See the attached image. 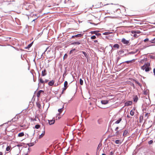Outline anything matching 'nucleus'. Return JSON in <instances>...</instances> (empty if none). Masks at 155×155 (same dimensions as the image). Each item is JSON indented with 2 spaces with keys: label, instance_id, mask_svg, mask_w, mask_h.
I'll use <instances>...</instances> for the list:
<instances>
[{
  "label": "nucleus",
  "instance_id": "obj_41",
  "mask_svg": "<svg viewBox=\"0 0 155 155\" xmlns=\"http://www.w3.org/2000/svg\"><path fill=\"white\" fill-rule=\"evenodd\" d=\"M135 60L134 59H133L132 60L129 61L130 63H133L135 62Z\"/></svg>",
  "mask_w": 155,
  "mask_h": 155
},
{
  "label": "nucleus",
  "instance_id": "obj_15",
  "mask_svg": "<svg viewBox=\"0 0 155 155\" xmlns=\"http://www.w3.org/2000/svg\"><path fill=\"white\" fill-rule=\"evenodd\" d=\"M134 101V102H137L138 100V97L137 95L134 96L133 98Z\"/></svg>",
  "mask_w": 155,
  "mask_h": 155
},
{
  "label": "nucleus",
  "instance_id": "obj_26",
  "mask_svg": "<svg viewBox=\"0 0 155 155\" xmlns=\"http://www.w3.org/2000/svg\"><path fill=\"white\" fill-rule=\"evenodd\" d=\"M35 143L34 142L31 143H28L27 144L29 146V147H31L33 146L34 145Z\"/></svg>",
  "mask_w": 155,
  "mask_h": 155
},
{
  "label": "nucleus",
  "instance_id": "obj_5",
  "mask_svg": "<svg viewBox=\"0 0 155 155\" xmlns=\"http://www.w3.org/2000/svg\"><path fill=\"white\" fill-rule=\"evenodd\" d=\"M44 92L42 90H40L37 94V96L38 98H39L41 94H44Z\"/></svg>",
  "mask_w": 155,
  "mask_h": 155
},
{
  "label": "nucleus",
  "instance_id": "obj_3",
  "mask_svg": "<svg viewBox=\"0 0 155 155\" xmlns=\"http://www.w3.org/2000/svg\"><path fill=\"white\" fill-rule=\"evenodd\" d=\"M38 81L39 83L38 84V85H39L40 84H43V87H44V81L43 80V79L41 78H39V77Z\"/></svg>",
  "mask_w": 155,
  "mask_h": 155
},
{
  "label": "nucleus",
  "instance_id": "obj_13",
  "mask_svg": "<svg viewBox=\"0 0 155 155\" xmlns=\"http://www.w3.org/2000/svg\"><path fill=\"white\" fill-rule=\"evenodd\" d=\"M19 118L18 116L16 115L15 117L12 119V121L15 122L17 121Z\"/></svg>",
  "mask_w": 155,
  "mask_h": 155
},
{
  "label": "nucleus",
  "instance_id": "obj_57",
  "mask_svg": "<svg viewBox=\"0 0 155 155\" xmlns=\"http://www.w3.org/2000/svg\"><path fill=\"white\" fill-rule=\"evenodd\" d=\"M128 55H129V54H128V53H127V54H124V56H126Z\"/></svg>",
  "mask_w": 155,
  "mask_h": 155
},
{
  "label": "nucleus",
  "instance_id": "obj_28",
  "mask_svg": "<svg viewBox=\"0 0 155 155\" xmlns=\"http://www.w3.org/2000/svg\"><path fill=\"white\" fill-rule=\"evenodd\" d=\"M24 134L23 132H21L20 133H19L18 134V136L19 137H21L23 136H24Z\"/></svg>",
  "mask_w": 155,
  "mask_h": 155
},
{
  "label": "nucleus",
  "instance_id": "obj_59",
  "mask_svg": "<svg viewBox=\"0 0 155 155\" xmlns=\"http://www.w3.org/2000/svg\"><path fill=\"white\" fill-rule=\"evenodd\" d=\"M148 113H147L146 114H145V117H147V115H148Z\"/></svg>",
  "mask_w": 155,
  "mask_h": 155
},
{
  "label": "nucleus",
  "instance_id": "obj_20",
  "mask_svg": "<svg viewBox=\"0 0 155 155\" xmlns=\"http://www.w3.org/2000/svg\"><path fill=\"white\" fill-rule=\"evenodd\" d=\"M63 108H64V106L62 108L58 109V111L59 112V113L58 114V115H59L60 114V113H61L62 112Z\"/></svg>",
  "mask_w": 155,
  "mask_h": 155
},
{
  "label": "nucleus",
  "instance_id": "obj_53",
  "mask_svg": "<svg viewBox=\"0 0 155 155\" xmlns=\"http://www.w3.org/2000/svg\"><path fill=\"white\" fill-rule=\"evenodd\" d=\"M44 81V83H47L48 81V80L46 79Z\"/></svg>",
  "mask_w": 155,
  "mask_h": 155
},
{
  "label": "nucleus",
  "instance_id": "obj_32",
  "mask_svg": "<svg viewBox=\"0 0 155 155\" xmlns=\"http://www.w3.org/2000/svg\"><path fill=\"white\" fill-rule=\"evenodd\" d=\"M11 148V147L10 146H7L6 148V150L7 151H9L10 150Z\"/></svg>",
  "mask_w": 155,
  "mask_h": 155
},
{
  "label": "nucleus",
  "instance_id": "obj_24",
  "mask_svg": "<svg viewBox=\"0 0 155 155\" xmlns=\"http://www.w3.org/2000/svg\"><path fill=\"white\" fill-rule=\"evenodd\" d=\"M144 65H145L146 68H150L149 66H150V64L149 62H147L145 63Z\"/></svg>",
  "mask_w": 155,
  "mask_h": 155
},
{
  "label": "nucleus",
  "instance_id": "obj_22",
  "mask_svg": "<svg viewBox=\"0 0 155 155\" xmlns=\"http://www.w3.org/2000/svg\"><path fill=\"white\" fill-rule=\"evenodd\" d=\"M33 43V42L29 44L27 47H25V49H29L30 48L32 45Z\"/></svg>",
  "mask_w": 155,
  "mask_h": 155
},
{
  "label": "nucleus",
  "instance_id": "obj_19",
  "mask_svg": "<svg viewBox=\"0 0 155 155\" xmlns=\"http://www.w3.org/2000/svg\"><path fill=\"white\" fill-rule=\"evenodd\" d=\"M113 47L114 48H116L117 49H118L120 48V46L118 44H116L113 45Z\"/></svg>",
  "mask_w": 155,
  "mask_h": 155
},
{
  "label": "nucleus",
  "instance_id": "obj_36",
  "mask_svg": "<svg viewBox=\"0 0 155 155\" xmlns=\"http://www.w3.org/2000/svg\"><path fill=\"white\" fill-rule=\"evenodd\" d=\"M67 87H64L63 88V90H62V92H61V94H63V93H64V91H65L66 90V89L67 88Z\"/></svg>",
  "mask_w": 155,
  "mask_h": 155
},
{
  "label": "nucleus",
  "instance_id": "obj_45",
  "mask_svg": "<svg viewBox=\"0 0 155 155\" xmlns=\"http://www.w3.org/2000/svg\"><path fill=\"white\" fill-rule=\"evenodd\" d=\"M96 38V37L95 35H93L91 37V38L92 39H94Z\"/></svg>",
  "mask_w": 155,
  "mask_h": 155
},
{
  "label": "nucleus",
  "instance_id": "obj_7",
  "mask_svg": "<svg viewBox=\"0 0 155 155\" xmlns=\"http://www.w3.org/2000/svg\"><path fill=\"white\" fill-rule=\"evenodd\" d=\"M132 102L131 101H129L127 102H126L125 103V106H128L129 105H130L132 104Z\"/></svg>",
  "mask_w": 155,
  "mask_h": 155
},
{
  "label": "nucleus",
  "instance_id": "obj_43",
  "mask_svg": "<svg viewBox=\"0 0 155 155\" xmlns=\"http://www.w3.org/2000/svg\"><path fill=\"white\" fill-rule=\"evenodd\" d=\"M68 55L67 54H65L63 57L64 59H65L66 58H67Z\"/></svg>",
  "mask_w": 155,
  "mask_h": 155
},
{
  "label": "nucleus",
  "instance_id": "obj_48",
  "mask_svg": "<svg viewBox=\"0 0 155 155\" xmlns=\"http://www.w3.org/2000/svg\"><path fill=\"white\" fill-rule=\"evenodd\" d=\"M109 34V33L108 32H105L104 33H103V35H107Z\"/></svg>",
  "mask_w": 155,
  "mask_h": 155
},
{
  "label": "nucleus",
  "instance_id": "obj_49",
  "mask_svg": "<svg viewBox=\"0 0 155 155\" xmlns=\"http://www.w3.org/2000/svg\"><path fill=\"white\" fill-rule=\"evenodd\" d=\"M31 120L34 121H36V118H34V119L31 118Z\"/></svg>",
  "mask_w": 155,
  "mask_h": 155
},
{
  "label": "nucleus",
  "instance_id": "obj_64",
  "mask_svg": "<svg viewBox=\"0 0 155 155\" xmlns=\"http://www.w3.org/2000/svg\"><path fill=\"white\" fill-rule=\"evenodd\" d=\"M86 154L87 155H90L88 153H86Z\"/></svg>",
  "mask_w": 155,
  "mask_h": 155
},
{
  "label": "nucleus",
  "instance_id": "obj_46",
  "mask_svg": "<svg viewBox=\"0 0 155 155\" xmlns=\"http://www.w3.org/2000/svg\"><path fill=\"white\" fill-rule=\"evenodd\" d=\"M126 63L127 64H129L130 63V62H129V61H125L124 62H123L122 63H121L120 64H121L123 63Z\"/></svg>",
  "mask_w": 155,
  "mask_h": 155
},
{
  "label": "nucleus",
  "instance_id": "obj_63",
  "mask_svg": "<svg viewBox=\"0 0 155 155\" xmlns=\"http://www.w3.org/2000/svg\"><path fill=\"white\" fill-rule=\"evenodd\" d=\"M94 42H97V40H95L94 41Z\"/></svg>",
  "mask_w": 155,
  "mask_h": 155
},
{
  "label": "nucleus",
  "instance_id": "obj_61",
  "mask_svg": "<svg viewBox=\"0 0 155 155\" xmlns=\"http://www.w3.org/2000/svg\"><path fill=\"white\" fill-rule=\"evenodd\" d=\"M75 37V35H73L72 36V37H71V38H74Z\"/></svg>",
  "mask_w": 155,
  "mask_h": 155
},
{
  "label": "nucleus",
  "instance_id": "obj_60",
  "mask_svg": "<svg viewBox=\"0 0 155 155\" xmlns=\"http://www.w3.org/2000/svg\"><path fill=\"white\" fill-rule=\"evenodd\" d=\"M57 118L58 119H59L60 118V117H59V116H57L56 117V119H57Z\"/></svg>",
  "mask_w": 155,
  "mask_h": 155
},
{
  "label": "nucleus",
  "instance_id": "obj_29",
  "mask_svg": "<svg viewBox=\"0 0 155 155\" xmlns=\"http://www.w3.org/2000/svg\"><path fill=\"white\" fill-rule=\"evenodd\" d=\"M68 83L67 81H65L64 82V87H68Z\"/></svg>",
  "mask_w": 155,
  "mask_h": 155
},
{
  "label": "nucleus",
  "instance_id": "obj_16",
  "mask_svg": "<svg viewBox=\"0 0 155 155\" xmlns=\"http://www.w3.org/2000/svg\"><path fill=\"white\" fill-rule=\"evenodd\" d=\"M122 118L120 117L119 118L118 120H116L115 122V124H118L121 122V121L122 120Z\"/></svg>",
  "mask_w": 155,
  "mask_h": 155
},
{
  "label": "nucleus",
  "instance_id": "obj_25",
  "mask_svg": "<svg viewBox=\"0 0 155 155\" xmlns=\"http://www.w3.org/2000/svg\"><path fill=\"white\" fill-rule=\"evenodd\" d=\"M83 35V34H79L75 35V37H81Z\"/></svg>",
  "mask_w": 155,
  "mask_h": 155
},
{
  "label": "nucleus",
  "instance_id": "obj_31",
  "mask_svg": "<svg viewBox=\"0 0 155 155\" xmlns=\"http://www.w3.org/2000/svg\"><path fill=\"white\" fill-rule=\"evenodd\" d=\"M120 132H119V131H117L115 133V134L114 135H113V136H115V135H116V136H118L119 135H120Z\"/></svg>",
  "mask_w": 155,
  "mask_h": 155
},
{
  "label": "nucleus",
  "instance_id": "obj_33",
  "mask_svg": "<svg viewBox=\"0 0 155 155\" xmlns=\"http://www.w3.org/2000/svg\"><path fill=\"white\" fill-rule=\"evenodd\" d=\"M40 127V125L39 124L36 125L35 126V128L37 129H38Z\"/></svg>",
  "mask_w": 155,
  "mask_h": 155
},
{
  "label": "nucleus",
  "instance_id": "obj_8",
  "mask_svg": "<svg viewBox=\"0 0 155 155\" xmlns=\"http://www.w3.org/2000/svg\"><path fill=\"white\" fill-rule=\"evenodd\" d=\"M47 74V71L45 69H44L42 71L41 75L42 76H45Z\"/></svg>",
  "mask_w": 155,
  "mask_h": 155
},
{
  "label": "nucleus",
  "instance_id": "obj_56",
  "mask_svg": "<svg viewBox=\"0 0 155 155\" xmlns=\"http://www.w3.org/2000/svg\"><path fill=\"white\" fill-rule=\"evenodd\" d=\"M118 129H119V127H117L116 128L115 130V131H117Z\"/></svg>",
  "mask_w": 155,
  "mask_h": 155
},
{
  "label": "nucleus",
  "instance_id": "obj_51",
  "mask_svg": "<svg viewBox=\"0 0 155 155\" xmlns=\"http://www.w3.org/2000/svg\"><path fill=\"white\" fill-rule=\"evenodd\" d=\"M149 41V39L148 38H146L144 40V41L145 42L148 41Z\"/></svg>",
  "mask_w": 155,
  "mask_h": 155
},
{
  "label": "nucleus",
  "instance_id": "obj_62",
  "mask_svg": "<svg viewBox=\"0 0 155 155\" xmlns=\"http://www.w3.org/2000/svg\"><path fill=\"white\" fill-rule=\"evenodd\" d=\"M0 155H3V153L2 152H0Z\"/></svg>",
  "mask_w": 155,
  "mask_h": 155
},
{
  "label": "nucleus",
  "instance_id": "obj_9",
  "mask_svg": "<svg viewBox=\"0 0 155 155\" xmlns=\"http://www.w3.org/2000/svg\"><path fill=\"white\" fill-rule=\"evenodd\" d=\"M109 102L108 100H102L101 101V103L103 104H107Z\"/></svg>",
  "mask_w": 155,
  "mask_h": 155
},
{
  "label": "nucleus",
  "instance_id": "obj_50",
  "mask_svg": "<svg viewBox=\"0 0 155 155\" xmlns=\"http://www.w3.org/2000/svg\"><path fill=\"white\" fill-rule=\"evenodd\" d=\"M143 94L145 95H147V91H144L143 93Z\"/></svg>",
  "mask_w": 155,
  "mask_h": 155
},
{
  "label": "nucleus",
  "instance_id": "obj_27",
  "mask_svg": "<svg viewBox=\"0 0 155 155\" xmlns=\"http://www.w3.org/2000/svg\"><path fill=\"white\" fill-rule=\"evenodd\" d=\"M102 146V143H99V145H98V147H97V150H99V149H100V150H101V147Z\"/></svg>",
  "mask_w": 155,
  "mask_h": 155
},
{
  "label": "nucleus",
  "instance_id": "obj_58",
  "mask_svg": "<svg viewBox=\"0 0 155 155\" xmlns=\"http://www.w3.org/2000/svg\"><path fill=\"white\" fill-rule=\"evenodd\" d=\"M113 152L112 151H111L110 152V155H113Z\"/></svg>",
  "mask_w": 155,
  "mask_h": 155
},
{
  "label": "nucleus",
  "instance_id": "obj_37",
  "mask_svg": "<svg viewBox=\"0 0 155 155\" xmlns=\"http://www.w3.org/2000/svg\"><path fill=\"white\" fill-rule=\"evenodd\" d=\"M80 84L81 85H82L83 84V81L81 78L80 79Z\"/></svg>",
  "mask_w": 155,
  "mask_h": 155
},
{
  "label": "nucleus",
  "instance_id": "obj_12",
  "mask_svg": "<svg viewBox=\"0 0 155 155\" xmlns=\"http://www.w3.org/2000/svg\"><path fill=\"white\" fill-rule=\"evenodd\" d=\"M91 33L92 34H95V35H96L97 36H99L101 35V34H100L97 32L96 31H91Z\"/></svg>",
  "mask_w": 155,
  "mask_h": 155
},
{
  "label": "nucleus",
  "instance_id": "obj_44",
  "mask_svg": "<svg viewBox=\"0 0 155 155\" xmlns=\"http://www.w3.org/2000/svg\"><path fill=\"white\" fill-rule=\"evenodd\" d=\"M153 143V141L152 140H150L148 142V143L149 144H152Z\"/></svg>",
  "mask_w": 155,
  "mask_h": 155
},
{
  "label": "nucleus",
  "instance_id": "obj_4",
  "mask_svg": "<svg viewBox=\"0 0 155 155\" xmlns=\"http://www.w3.org/2000/svg\"><path fill=\"white\" fill-rule=\"evenodd\" d=\"M121 41L123 44L126 45H128L129 43V41L126 40L124 38H123Z\"/></svg>",
  "mask_w": 155,
  "mask_h": 155
},
{
  "label": "nucleus",
  "instance_id": "obj_34",
  "mask_svg": "<svg viewBox=\"0 0 155 155\" xmlns=\"http://www.w3.org/2000/svg\"><path fill=\"white\" fill-rule=\"evenodd\" d=\"M115 143L116 144H119V143H121L120 142V140H116L115 141Z\"/></svg>",
  "mask_w": 155,
  "mask_h": 155
},
{
  "label": "nucleus",
  "instance_id": "obj_42",
  "mask_svg": "<svg viewBox=\"0 0 155 155\" xmlns=\"http://www.w3.org/2000/svg\"><path fill=\"white\" fill-rule=\"evenodd\" d=\"M124 51L123 50H121L119 51V54H121L124 53Z\"/></svg>",
  "mask_w": 155,
  "mask_h": 155
},
{
  "label": "nucleus",
  "instance_id": "obj_30",
  "mask_svg": "<svg viewBox=\"0 0 155 155\" xmlns=\"http://www.w3.org/2000/svg\"><path fill=\"white\" fill-rule=\"evenodd\" d=\"M150 42L152 43H154L155 44V38H154L153 39H151L150 41Z\"/></svg>",
  "mask_w": 155,
  "mask_h": 155
},
{
  "label": "nucleus",
  "instance_id": "obj_39",
  "mask_svg": "<svg viewBox=\"0 0 155 155\" xmlns=\"http://www.w3.org/2000/svg\"><path fill=\"white\" fill-rule=\"evenodd\" d=\"M49 48V47H48L46 49L44 53H45V52H46V51H47V53H48V52H49L50 51V50H48V49Z\"/></svg>",
  "mask_w": 155,
  "mask_h": 155
},
{
  "label": "nucleus",
  "instance_id": "obj_55",
  "mask_svg": "<svg viewBox=\"0 0 155 155\" xmlns=\"http://www.w3.org/2000/svg\"><path fill=\"white\" fill-rule=\"evenodd\" d=\"M131 85L133 87H134V84L133 83H132L131 84Z\"/></svg>",
  "mask_w": 155,
  "mask_h": 155
},
{
  "label": "nucleus",
  "instance_id": "obj_14",
  "mask_svg": "<svg viewBox=\"0 0 155 155\" xmlns=\"http://www.w3.org/2000/svg\"><path fill=\"white\" fill-rule=\"evenodd\" d=\"M54 81L52 80L48 82V84L49 86H52L54 84Z\"/></svg>",
  "mask_w": 155,
  "mask_h": 155
},
{
  "label": "nucleus",
  "instance_id": "obj_23",
  "mask_svg": "<svg viewBox=\"0 0 155 155\" xmlns=\"http://www.w3.org/2000/svg\"><path fill=\"white\" fill-rule=\"evenodd\" d=\"M36 106L39 109L41 108V106L39 102L36 103Z\"/></svg>",
  "mask_w": 155,
  "mask_h": 155
},
{
  "label": "nucleus",
  "instance_id": "obj_11",
  "mask_svg": "<svg viewBox=\"0 0 155 155\" xmlns=\"http://www.w3.org/2000/svg\"><path fill=\"white\" fill-rule=\"evenodd\" d=\"M48 123L50 125L53 124L55 122V120L52 119V120H48Z\"/></svg>",
  "mask_w": 155,
  "mask_h": 155
},
{
  "label": "nucleus",
  "instance_id": "obj_1",
  "mask_svg": "<svg viewBox=\"0 0 155 155\" xmlns=\"http://www.w3.org/2000/svg\"><path fill=\"white\" fill-rule=\"evenodd\" d=\"M107 5H108V4L103 5L101 2H96L93 5V6L94 7V8H99Z\"/></svg>",
  "mask_w": 155,
  "mask_h": 155
},
{
  "label": "nucleus",
  "instance_id": "obj_47",
  "mask_svg": "<svg viewBox=\"0 0 155 155\" xmlns=\"http://www.w3.org/2000/svg\"><path fill=\"white\" fill-rule=\"evenodd\" d=\"M135 53V52H133V51H131V52H129L128 53V54H134Z\"/></svg>",
  "mask_w": 155,
  "mask_h": 155
},
{
  "label": "nucleus",
  "instance_id": "obj_21",
  "mask_svg": "<svg viewBox=\"0 0 155 155\" xmlns=\"http://www.w3.org/2000/svg\"><path fill=\"white\" fill-rule=\"evenodd\" d=\"M80 52H82V53L84 55V56L85 57L87 58H88V55H87V54L84 51H80Z\"/></svg>",
  "mask_w": 155,
  "mask_h": 155
},
{
  "label": "nucleus",
  "instance_id": "obj_2",
  "mask_svg": "<svg viewBox=\"0 0 155 155\" xmlns=\"http://www.w3.org/2000/svg\"><path fill=\"white\" fill-rule=\"evenodd\" d=\"M141 69L143 70L145 69L146 72H148L151 70V68H146L145 65H143L141 67Z\"/></svg>",
  "mask_w": 155,
  "mask_h": 155
},
{
  "label": "nucleus",
  "instance_id": "obj_6",
  "mask_svg": "<svg viewBox=\"0 0 155 155\" xmlns=\"http://www.w3.org/2000/svg\"><path fill=\"white\" fill-rule=\"evenodd\" d=\"M45 127H44V131H43L42 133V134L39 135V139H40L41 138H42L45 135Z\"/></svg>",
  "mask_w": 155,
  "mask_h": 155
},
{
  "label": "nucleus",
  "instance_id": "obj_18",
  "mask_svg": "<svg viewBox=\"0 0 155 155\" xmlns=\"http://www.w3.org/2000/svg\"><path fill=\"white\" fill-rule=\"evenodd\" d=\"M81 41H76L75 42H73L71 43V45H79L81 44Z\"/></svg>",
  "mask_w": 155,
  "mask_h": 155
},
{
  "label": "nucleus",
  "instance_id": "obj_54",
  "mask_svg": "<svg viewBox=\"0 0 155 155\" xmlns=\"http://www.w3.org/2000/svg\"><path fill=\"white\" fill-rule=\"evenodd\" d=\"M153 72L154 73V76H155V68H154L153 70Z\"/></svg>",
  "mask_w": 155,
  "mask_h": 155
},
{
  "label": "nucleus",
  "instance_id": "obj_38",
  "mask_svg": "<svg viewBox=\"0 0 155 155\" xmlns=\"http://www.w3.org/2000/svg\"><path fill=\"white\" fill-rule=\"evenodd\" d=\"M130 114L132 116H133L134 114V112L132 110H131L130 111Z\"/></svg>",
  "mask_w": 155,
  "mask_h": 155
},
{
  "label": "nucleus",
  "instance_id": "obj_40",
  "mask_svg": "<svg viewBox=\"0 0 155 155\" xmlns=\"http://www.w3.org/2000/svg\"><path fill=\"white\" fill-rule=\"evenodd\" d=\"M134 32L135 33L137 34H140L141 32L140 31L137 30L136 31H135Z\"/></svg>",
  "mask_w": 155,
  "mask_h": 155
},
{
  "label": "nucleus",
  "instance_id": "obj_17",
  "mask_svg": "<svg viewBox=\"0 0 155 155\" xmlns=\"http://www.w3.org/2000/svg\"><path fill=\"white\" fill-rule=\"evenodd\" d=\"M128 133V130L127 129L125 130L123 134V136L124 137H125L127 134Z\"/></svg>",
  "mask_w": 155,
  "mask_h": 155
},
{
  "label": "nucleus",
  "instance_id": "obj_35",
  "mask_svg": "<svg viewBox=\"0 0 155 155\" xmlns=\"http://www.w3.org/2000/svg\"><path fill=\"white\" fill-rule=\"evenodd\" d=\"M76 50L75 48H74L70 51L69 52V54H71L74 51Z\"/></svg>",
  "mask_w": 155,
  "mask_h": 155
},
{
  "label": "nucleus",
  "instance_id": "obj_52",
  "mask_svg": "<svg viewBox=\"0 0 155 155\" xmlns=\"http://www.w3.org/2000/svg\"><path fill=\"white\" fill-rule=\"evenodd\" d=\"M134 37L137 38L138 37L137 35L136 34H134Z\"/></svg>",
  "mask_w": 155,
  "mask_h": 155
},
{
  "label": "nucleus",
  "instance_id": "obj_10",
  "mask_svg": "<svg viewBox=\"0 0 155 155\" xmlns=\"http://www.w3.org/2000/svg\"><path fill=\"white\" fill-rule=\"evenodd\" d=\"M131 80L132 81H134L137 84H138V85H139V86H140V87H141V86H142V85L141 84H140L138 81H137L136 80L134 79H132V78H131Z\"/></svg>",
  "mask_w": 155,
  "mask_h": 155
}]
</instances>
